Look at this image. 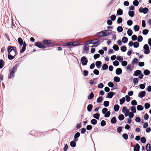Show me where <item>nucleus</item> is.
I'll return each instance as SVG.
<instances>
[{
    "label": "nucleus",
    "instance_id": "603ef678",
    "mask_svg": "<svg viewBox=\"0 0 151 151\" xmlns=\"http://www.w3.org/2000/svg\"><path fill=\"white\" fill-rule=\"evenodd\" d=\"M150 106V104L147 103H146L145 104V107L146 109H149Z\"/></svg>",
    "mask_w": 151,
    "mask_h": 151
},
{
    "label": "nucleus",
    "instance_id": "4468645a",
    "mask_svg": "<svg viewBox=\"0 0 151 151\" xmlns=\"http://www.w3.org/2000/svg\"><path fill=\"white\" fill-rule=\"evenodd\" d=\"M141 73V71L139 70H137L136 71H135L134 74L133 75L135 76H137L140 74Z\"/></svg>",
    "mask_w": 151,
    "mask_h": 151
},
{
    "label": "nucleus",
    "instance_id": "72a5a7b5",
    "mask_svg": "<svg viewBox=\"0 0 151 151\" xmlns=\"http://www.w3.org/2000/svg\"><path fill=\"white\" fill-rule=\"evenodd\" d=\"M146 83L144 82L143 84H140L139 85V88L142 89H144L145 87Z\"/></svg>",
    "mask_w": 151,
    "mask_h": 151
},
{
    "label": "nucleus",
    "instance_id": "4c0bfd02",
    "mask_svg": "<svg viewBox=\"0 0 151 151\" xmlns=\"http://www.w3.org/2000/svg\"><path fill=\"white\" fill-rule=\"evenodd\" d=\"M70 145L71 147H75L76 146V143L74 141H71L70 142Z\"/></svg>",
    "mask_w": 151,
    "mask_h": 151
},
{
    "label": "nucleus",
    "instance_id": "ddd939ff",
    "mask_svg": "<svg viewBox=\"0 0 151 151\" xmlns=\"http://www.w3.org/2000/svg\"><path fill=\"white\" fill-rule=\"evenodd\" d=\"M42 42L45 45H48L51 43V42L49 40H43Z\"/></svg>",
    "mask_w": 151,
    "mask_h": 151
},
{
    "label": "nucleus",
    "instance_id": "a18cd8bd",
    "mask_svg": "<svg viewBox=\"0 0 151 151\" xmlns=\"http://www.w3.org/2000/svg\"><path fill=\"white\" fill-rule=\"evenodd\" d=\"M116 121V119L115 117H113L111 119V123L114 124L115 123Z\"/></svg>",
    "mask_w": 151,
    "mask_h": 151
},
{
    "label": "nucleus",
    "instance_id": "bf43d9fd",
    "mask_svg": "<svg viewBox=\"0 0 151 151\" xmlns=\"http://www.w3.org/2000/svg\"><path fill=\"white\" fill-rule=\"evenodd\" d=\"M127 50V47L124 46H122L121 47V50L123 52H124L126 51Z\"/></svg>",
    "mask_w": 151,
    "mask_h": 151
},
{
    "label": "nucleus",
    "instance_id": "864d4df0",
    "mask_svg": "<svg viewBox=\"0 0 151 151\" xmlns=\"http://www.w3.org/2000/svg\"><path fill=\"white\" fill-rule=\"evenodd\" d=\"M131 104L132 106H136L137 104V102L135 100H133L131 102Z\"/></svg>",
    "mask_w": 151,
    "mask_h": 151
},
{
    "label": "nucleus",
    "instance_id": "0e129e2a",
    "mask_svg": "<svg viewBox=\"0 0 151 151\" xmlns=\"http://www.w3.org/2000/svg\"><path fill=\"white\" fill-rule=\"evenodd\" d=\"M123 137L126 140L128 138L127 134L126 133L123 134L122 135Z\"/></svg>",
    "mask_w": 151,
    "mask_h": 151
},
{
    "label": "nucleus",
    "instance_id": "2f4dec72",
    "mask_svg": "<svg viewBox=\"0 0 151 151\" xmlns=\"http://www.w3.org/2000/svg\"><path fill=\"white\" fill-rule=\"evenodd\" d=\"M137 109L138 111H142L143 110V108L142 106L138 105L137 107Z\"/></svg>",
    "mask_w": 151,
    "mask_h": 151
},
{
    "label": "nucleus",
    "instance_id": "a19ab883",
    "mask_svg": "<svg viewBox=\"0 0 151 151\" xmlns=\"http://www.w3.org/2000/svg\"><path fill=\"white\" fill-rule=\"evenodd\" d=\"M113 48L114 49L115 51H117L119 49V47L117 45H114L113 46Z\"/></svg>",
    "mask_w": 151,
    "mask_h": 151
},
{
    "label": "nucleus",
    "instance_id": "6e6d98bb",
    "mask_svg": "<svg viewBox=\"0 0 151 151\" xmlns=\"http://www.w3.org/2000/svg\"><path fill=\"white\" fill-rule=\"evenodd\" d=\"M146 139L144 137H142L141 139V141L143 143H145L146 142Z\"/></svg>",
    "mask_w": 151,
    "mask_h": 151
},
{
    "label": "nucleus",
    "instance_id": "393cba45",
    "mask_svg": "<svg viewBox=\"0 0 151 151\" xmlns=\"http://www.w3.org/2000/svg\"><path fill=\"white\" fill-rule=\"evenodd\" d=\"M93 92H91L88 96V99L90 100L92 99L93 98Z\"/></svg>",
    "mask_w": 151,
    "mask_h": 151
},
{
    "label": "nucleus",
    "instance_id": "20e7f679",
    "mask_svg": "<svg viewBox=\"0 0 151 151\" xmlns=\"http://www.w3.org/2000/svg\"><path fill=\"white\" fill-rule=\"evenodd\" d=\"M35 45L40 48H45L46 47L42 43L40 42H36L35 43Z\"/></svg>",
    "mask_w": 151,
    "mask_h": 151
},
{
    "label": "nucleus",
    "instance_id": "de8ad7c7",
    "mask_svg": "<svg viewBox=\"0 0 151 151\" xmlns=\"http://www.w3.org/2000/svg\"><path fill=\"white\" fill-rule=\"evenodd\" d=\"M104 117L106 118L108 117L109 116H110V115L111 114V113L110 111H107L106 113L105 114H104Z\"/></svg>",
    "mask_w": 151,
    "mask_h": 151
},
{
    "label": "nucleus",
    "instance_id": "9d476101",
    "mask_svg": "<svg viewBox=\"0 0 151 151\" xmlns=\"http://www.w3.org/2000/svg\"><path fill=\"white\" fill-rule=\"evenodd\" d=\"M115 94L116 93L115 92L112 91L108 93L107 95L106 96V98H108L111 99L112 97L114 94Z\"/></svg>",
    "mask_w": 151,
    "mask_h": 151
},
{
    "label": "nucleus",
    "instance_id": "7c9ffc66",
    "mask_svg": "<svg viewBox=\"0 0 151 151\" xmlns=\"http://www.w3.org/2000/svg\"><path fill=\"white\" fill-rule=\"evenodd\" d=\"M114 81L116 82H119L120 81V78L118 76H115L114 78Z\"/></svg>",
    "mask_w": 151,
    "mask_h": 151
},
{
    "label": "nucleus",
    "instance_id": "e2e57ef3",
    "mask_svg": "<svg viewBox=\"0 0 151 151\" xmlns=\"http://www.w3.org/2000/svg\"><path fill=\"white\" fill-rule=\"evenodd\" d=\"M122 62V66H125L127 65V63L126 61L124 60Z\"/></svg>",
    "mask_w": 151,
    "mask_h": 151
},
{
    "label": "nucleus",
    "instance_id": "3c124183",
    "mask_svg": "<svg viewBox=\"0 0 151 151\" xmlns=\"http://www.w3.org/2000/svg\"><path fill=\"white\" fill-rule=\"evenodd\" d=\"M132 39L133 41H134L137 39V36L136 35H134L132 37Z\"/></svg>",
    "mask_w": 151,
    "mask_h": 151
},
{
    "label": "nucleus",
    "instance_id": "cd10ccee",
    "mask_svg": "<svg viewBox=\"0 0 151 151\" xmlns=\"http://www.w3.org/2000/svg\"><path fill=\"white\" fill-rule=\"evenodd\" d=\"M117 14L119 15H121L123 14L122 10L120 9H119L117 12Z\"/></svg>",
    "mask_w": 151,
    "mask_h": 151
},
{
    "label": "nucleus",
    "instance_id": "37998d69",
    "mask_svg": "<svg viewBox=\"0 0 151 151\" xmlns=\"http://www.w3.org/2000/svg\"><path fill=\"white\" fill-rule=\"evenodd\" d=\"M109 102L108 101H105L104 102V105L105 107H107L109 105Z\"/></svg>",
    "mask_w": 151,
    "mask_h": 151
},
{
    "label": "nucleus",
    "instance_id": "423d86ee",
    "mask_svg": "<svg viewBox=\"0 0 151 151\" xmlns=\"http://www.w3.org/2000/svg\"><path fill=\"white\" fill-rule=\"evenodd\" d=\"M104 37L106 36L111 33L112 31L110 29L103 30Z\"/></svg>",
    "mask_w": 151,
    "mask_h": 151
},
{
    "label": "nucleus",
    "instance_id": "4be33fe9",
    "mask_svg": "<svg viewBox=\"0 0 151 151\" xmlns=\"http://www.w3.org/2000/svg\"><path fill=\"white\" fill-rule=\"evenodd\" d=\"M4 64V61L2 60H0V68H2Z\"/></svg>",
    "mask_w": 151,
    "mask_h": 151
},
{
    "label": "nucleus",
    "instance_id": "6e6552de",
    "mask_svg": "<svg viewBox=\"0 0 151 151\" xmlns=\"http://www.w3.org/2000/svg\"><path fill=\"white\" fill-rule=\"evenodd\" d=\"M145 94L146 92L145 91H142L139 92L138 96L140 98H142L145 96Z\"/></svg>",
    "mask_w": 151,
    "mask_h": 151
},
{
    "label": "nucleus",
    "instance_id": "5fc2aeb1",
    "mask_svg": "<svg viewBox=\"0 0 151 151\" xmlns=\"http://www.w3.org/2000/svg\"><path fill=\"white\" fill-rule=\"evenodd\" d=\"M113 65L115 66H118L119 64V62L117 60H115L113 62Z\"/></svg>",
    "mask_w": 151,
    "mask_h": 151
},
{
    "label": "nucleus",
    "instance_id": "8fccbe9b",
    "mask_svg": "<svg viewBox=\"0 0 151 151\" xmlns=\"http://www.w3.org/2000/svg\"><path fill=\"white\" fill-rule=\"evenodd\" d=\"M138 60L136 58H134L132 61V63L133 64L137 63L138 62Z\"/></svg>",
    "mask_w": 151,
    "mask_h": 151
},
{
    "label": "nucleus",
    "instance_id": "774afa93",
    "mask_svg": "<svg viewBox=\"0 0 151 151\" xmlns=\"http://www.w3.org/2000/svg\"><path fill=\"white\" fill-rule=\"evenodd\" d=\"M104 86L103 84L102 83H99L98 85V87L99 88H102Z\"/></svg>",
    "mask_w": 151,
    "mask_h": 151
},
{
    "label": "nucleus",
    "instance_id": "f3484780",
    "mask_svg": "<svg viewBox=\"0 0 151 151\" xmlns=\"http://www.w3.org/2000/svg\"><path fill=\"white\" fill-rule=\"evenodd\" d=\"M72 42H69L63 44L64 46H66L68 47H71L73 45Z\"/></svg>",
    "mask_w": 151,
    "mask_h": 151
},
{
    "label": "nucleus",
    "instance_id": "f03ea898",
    "mask_svg": "<svg viewBox=\"0 0 151 151\" xmlns=\"http://www.w3.org/2000/svg\"><path fill=\"white\" fill-rule=\"evenodd\" d=\"M149 47L147 44H145L143 46V49L144 50V53L145 54H148L150 52L149 49Z\"/></svg>",
    "mask_w": 151,
    "mask_h": 151
},
{
    "label": "nucleus",
    "instance_id": "c756f323",
    "mask_svg": "<svg viewBox=\"0 0 151 151\" xmlns=\"http://www.w3.org/2000/svg\"><path fill=\"white\" fill-rule=\"evenodd\" d=\"M150 73V71L148 70H146L144 71V74L146 76L148 75Z\"/></svg>",
    "mask_w": 151,
    "mask_h": 151
},
{
    "label": "nucleus",
    "instance_id": "09e8293b",
    "mask_svg": "<svg viewBox=\"0 0 151 151\" xmlns=\"http://www.w3.org/2000/svg\"><path fill=\"white\" fill-rule=\"evenodd\" d=\"M80 136V133L79 132H77L76 133L74 136V138L77 139Z\"/></svg>",
    "mask_w": 151,
    "mask_h": 151
},
{
    "label": "nucleus",
    "instance_id": "6ab92c4d",
    "mask_svg": "<svg viewBox=\"0 0 151 151\" xmlns=\"http://www.w3.org/2000/svg\"><path fill=\"white\" fill-rule=\"evenodd\" d=\"M8 59L9 60L13 59L15 57L14 55H12L10 53H8Z\"/></svg>",
    "mask_w": 151,
    "mask_h": 151
},
{
    "label": "nucleus",
    "instance_id": "f257e3e1",
    "mask_svg": "<svg viewBox=\"0 0 151 151\" xmlns=\"http://www.w3.org/2000/svg\"><path fill=\"white\" fill-rule=\"evenodd\" d=\"M19 66V65L16 64L12 68V70L9 71V74L8 76V78H10L11 77H14V76L15 73L16 72L17 68Z\"/></svg>",
    "mask_w": 151,
    "mask_h": 151
},
{
    "label": "nucleus",
    "instance_id": "79ce46f5",
    "mask_svg": "<svg viewBox=\"0 0 151 151\" xmlns=\"http://www.w3.org/2000/svg\"><path fill=\"white\" fill-rule=\"evenodd\" d=\"M124 117L123 114L120 115L118 117L120 121L123 120L124 119Z\"/></svg>",
    "mask_w": 151,
    "mask_h": 151
},
{
    "label": "nucleus",
    "instance_id": "052dcab7",
    "mask_svg": "<svg viewBox=\"0 0 151 151\" xmlns=\"http://www.w3.org/2000/svg\"><path fill=\"white\" fill-rule=\"evenodd\" d=\"M143 40V37L141 35H140L138 37L137 40L138 42H140L142 41Z\"/></svg>",
    "mask_w": 151,
    "mask_h": 151
},
{
    "label": "nucleus",
    "instance_id": "c85d7f7f",
    "mask_svg": "<svg viewBox=\"0 0 151 151\" xmlns=\"http://www.w3.org/2000/svg\"><path fill=\"white\" fill-rule=\"evenodd\" d=\"M18 41L20 45H22L23 44V41L21 38L19 37L18 38Z\"/></svg>",
    "mask_w": 151,
    "mask_h": 151
},
{
    "label": "nucleus",
    "instance_id": "1a4fd4ad",
    "mask_svg": "<svg viewBox=\"0 0 151 151\" xmlns=\"http://www.w3.org/2000/svg\"><path fill=\"white\" fill-rule=\"evenodd\" d=\"M16 50V49H14L13 47L12 46H9L8 48V53H11L12 52H13L14 53V50Z\"/></svg>",
    "mask_w": 151,
    "mask_h": 151
},
{
    "label": "nucleus",
    "instance_id": "a878e982",
    "mask_svg": "<svg viewBox=\"0 0 151 151\" xmlns=\"http://www.w3.org/2000/svg\"><path fill=\"white\" fill-rule=\"evenodd\" d=\"M101 64V62L100 61H97L95 63V65L98 68H99L100 65Z\"/></svg>",
    "mask_w": 151,
    "mask_h": 151
},
{
    "label": "nucleus",
    "instance_id": "58836bf2",
    "mask_svg": "<svg viewBox=\"0 0 151 151\" xmlns=\"http://www.w3.org/2000/svg\"><path fill=\"white\" fill-rule=\"evenodd\" d=\"M139 3L138 0H135L133 2V4L135 6H137L138 5Z\"/></svg>",
    "mask_w": 151,
    "mask_h": 151
},
{
    "label": "nucleus",
    "instance_id": "c03bdc74",
    "mask_svg": "<svg viewBox=\"0 0 151 151\" xmlns=\"http://www.w3.org/2000/svg\"><path fill=\"white\" fill-rule=\"evenodd\" d=\"M127 33L129 36H131L132 34V31L130 29H129L127 31Z\"/></svg>",
    "mask_w": 151,
    "mask_h": 151
},
{
    "label": "nucleus",
    "instance_id": "0eeeda50",
    "mask_svg": "<svg viewBox=\"0 0 151 151\" xmlns=\"http://www.w3.org/2000/svg\"><path fill=\"white\" fill-rule=\"evenodd\" d=\"M99 40L97 39V41L95 42H93L92 44H93V45L91 46V47H96L98 46L100 44V42H99Z\"/></svg>",
    "mask_w": 151,
    "mask_h": 151
},
{
    "label": "nucleus",
    "instance_id": "aec40b11",
    "mask_svg": "<svg viewBox=\"0 0 151 151\" xmlns=\"http://www.w3.org/2000/svg\"><path fill=\"white\" fill-rule=\"evenodd\" d=\"M139 26L137 25L134 26L133 27L134 30L136 32L138 31L139 30Z\"/></svg>",
    "mask_w": 151,
    "mask_h": 151
},
{
    "label": "nucleus",
    "instance_id": "bb28decb",
    "mask_svg": "<svg viewBox=\"0 0 151 151\" xmlns=\"http://www.w3.org/2000/svg\"><path fill=\"white\" fill-rule=\"evenodd\" d=\"M125 99L124 97H123L122 99H120L119 100V104L121 105L122 104L125 102Z\"/></svg>",
    "mask_w": 151,
    "mask_h": 151
},
{
    "label": "nucleus",
    "instance_id": "b1692460",
    "mask_svg": "<svg viewBox=\"0 0 151 151\" xmlns=\"http://www.w3.org/2000/svg\"><path fill=\"white\" fill-rule=\"evenodd\" d=\"M128 14L130 17H132L134 14V12L133 11H129L128 12Z\"/></svg>",
    "mask_w": 151,
    "mask_h": 151
},
{
    "label": "nucleus",
    "instance_id": "f704fd0d",
    "mask_svg": "<svg viewBox=\"0 0 151 151\" xmlns=\"http://www.w3.org/2000/svg\"><path fill=\"white\" fill-rule=\"evenodd\" d=\"M139 46V43L138 42H135L133 43V46L135 48H137Z\"/></svg>",
    "mask_w": 151,
    "mask_h": 151
},
{
    "label": "nucleus",
    "instance_id": "7ed1b4c3",
    "mask_svg": "<svg viewBox=\"0 0 151 151\" xmlns=\"http://www.w3.org/2000/svg\"><path fill=\"white\" fill-rule=\"evenodd\" d=\"M139 11L140 13H143L144 14H146L149 11L147 7L143 8L140 7L139 9Z\"/></svg>",
    "mask_w": 151,
    "mask_h": 151
},
{
    "label": "nucleus",
    "instance_id": "ea45409f",
    "mask_svg": "<svg viewBox=\"0 0 151 151\" xmlns=\"http://www.w3.org/2000/svg\"><path fill=\"white\" fill-rule=\"evenodd\" d=\"M149 30L147 29H144L142 31V33L144 35H146L148 33Z\"/></svg>",
    "mask_w": 151,
    "mask_h": 151
},
{
    "label": "nucleus",
    "instance_id": "473e14b6",
    "mask_svg": "<svg viewBox=\"0 0 151 151\" xmlns=\"http://www.w3.org/2000/svg\"><path fill=\"white\" fill-rule=\"evenodd\" d=\"M128 38L125 37H124L122 39V42L124 43H126L128 41Z\"/></svg>",
    "mask_w": 151,
    "mask_h": 151
},
{
    "label": "nucleus",
    "instance_id": "13d9d810",
    "mask_svg": "<svg viewBox=\"0 0 151 151\" xmlns=\"http://www.w3.org/2000/svg\"><path fill=\"white\" fill-rule=\"evenodd\" d=\"M131 110L133 113H135L136 112V107L135 106H132L131 108Z\"/></svg>",
    "mask_w": 151,
    "mask_h": 151
},
{
    "label": "nucleus",
    "instance_id": "e433bc0d",
    "mask_svg": "<svg viewBox=\"0 0 151 151\" xmlns=\"http://www.w3.org/2000/svg\"><path fill=\"white\" fill-rule=\"evenodd\" d=\"M91 123L93 125H95L97 122V120L95 119H92L91 121Z\"/></svg>",
    "mask_w": 151,
    "mask_h": 151
},
{
    "label": "nucleus",
    "instance_id": "f8f14e48",
    "mask_svg": "<svg viewBox=\"0 0 151 151\" xmlns=\"http://www.w3.org/2000/svg\"><path fill=\"white\" fill-rule=\"evenodd\" d=\"M122 73V70L120 68H118L116 69V73L117 75L121 74Z\"/></svg>",
    "mask_w": 151,
    "mask_h": 151
},
{
    "label": "nucleus",
    "instance_id": "49530a36",
    "mask_svg": "<svg viewBox=\"0 0 151 151\" xmlns=\"http://www.w3.org/2000/svg\"><path fill=\"white\" fill-rule=\"evenodd\" d=\"M108 68V66L106 64H104L102 66V68L103 70H106Z\"/></svg>",
    "mask_w": 151,
    "mask_h": 151
},
{
    "label": "nucleus",
    "instance_id": "4d7b16f0",
    "mask_svg": "<svg viewBox=\"0 0 151 151\" xmlns=\"http://www.w3.org/2000/svg\"><path fill=\"white\" fill-rule=\"evenodd\" d=\"M108 109L106 108H104L102 110V112L103 114H105L107 112Z\"/></svg>",
    "mask_w": 151,
    "mask_h": 151
},
{
    "label": "nucleus",
    "instance_id": "338daca9",
    "mask_svg": "<svg viewBox=\"0 0 151 151\" xmlns=\"http://www.w3.org/2000/svg\"><path fill=\"white\" fill-rule=\"evenodd\" d=\"M108 85L109 87L111 88L113 87L114 86V84L112 82H109L108 83Z\"/></svg>",
    "mask_w": 151,
    "mask_h": 151
},
{
    "label": "nucleus",
    "instance_id": "69168bd1",
    "mask_svg": "<svg viewBox=\"0 0 151 151\" xmlns=\"http://www.w3.org/2000/svg\"><path fill=\"white\" fill-rule=\"evenodd\" d=\"M102 97L101 96L99 97L97 100V102L98 103L100 102L102 100Z\"/></svg>",
    "mask_w": 151,
    "mask_h": 151
},
{
    "label": "nucleus",
    "instance_id": "9b49d317",
    "mask_svg": "<svg viewBox=\"0 0 151 151\" xmlns=\"http://www.w3.org/2000/svg\"><path fill=\"white\" fill-rule=\"evenodd\" d=\"M26 44L25 42H24L23 43V46L21 50L20 51V52L23 53V52L25 50L26 47Z\"/></svg>",
    "mask_w": 151,
    "mask_h": 151
},
{
    "label": "nucleus",
    "instance_id": "39448f33",
    "mask_svg": "<svg viewBox=\"0 0 151 151\" xmlns=\"http://www.w3.org/2000/svg\"><path fill=\"white\" fill-rule=\"evenodd\" d=\"M81 60L82 65L84 66L87 65L88 60L85 57H82Z\"/></svg>",
    "mask_w": 151,
    "mask_h": 151
},
{
    "label": "nucleus",
    "instance_id": "412c9836",
    "mask_svg": "<svg viewBox=\"0 0 151 151\" xmlns=\"http://www.w3.org/2000/svg\"><path fill=\"white\" fill-rule=\"evenodd\" d=\"M93 105L92 104H89L87 106V110L89 112H90L92 109Z\"/></svg>",
    "mask_w": 151,
    "mask_h": 151
},
{
    "label": "nucleus",
    "instance_id": "5701e85b",
    "mask_svg": "<svg viewBox=\"0 0 151 151\" xmlns=\"http://www.w3.org/2000/svg\"><path fill=\"white\" fill-rule=\"evenodd\" d=\"M100 115L99 114L96 113L93 114V117L97 119H99V118Z\"/></svg>",
    "mask_w": 151,
    "mask_h": 151
},
{
    "label": "nucleus",
    "instance_id": "c9c22d12",
    "mask_svg": "<svg viewBox=\"0 0 151 151\" xmlns=\"http://www.w3.org/2000/svg\"><path fill=\"white\" fill-rule=\"evenodd\" d=\"M117 30L119 32H120L123 31V29L122 27L119 26L117 28Z\"/></svg>",
    "mask_w": 151,
    "mask_h": 151
},
{
    "label": "nucleus",
    "instance_id": "680f3d73",
    "mask_svg": "<svg viewBox=\"0 0 151 151\" xmlns=\"http://www.w3.org/2000/svg\"><path fill=\"white\" fill-rule=\"evenodd\" d=\"M93 73L96 75H98L99 74V71L98 70L95 69L93 71Z\"/></svg>",
    "mask_w": 151,
    "mask_h": 151
},
{
    "label": "nucleus",
    "instance_id": "dca6fc26",
    "mask_svg": "<svg viewBox=\"0 0 151 151\" xmlns=\"http://www.w3.org/2000/svg\"><path fill=\"white\" fill-rule=\"evenodd\" d=\"M146 149L147 151H151V146L149 144H147L146 145Z\"/></svg>",
    "mask_w": 151,
    "mask_h": 151
},
{
    "label": "nucleus",
    "instance_id": "2eb2a0df",
    "mask_svg": "<svg viewBox=\"0 0 151 151\" xmlns=\"http://www.w3.org/2000/svg\"><path fill=\"white\" fill-rule=\"evenodd\" d=\"M140 148V146L139 144L137 143L135 147L134 148V151H139Z\"/></svg>",
    "mask_w": 151,
    "mask_h": 151
},
{
    "label": "nucleus",
    "instance_id": "a211bd4d",
    "mask_svg": "<svg viewBox=\"0 0 151 151\" xmlns=\"http://www.w3.org/2000/svg\"><path fill=\"white\" fill-rule=\"evenodd\" d=\"M119 109V106L118 105H115L114 106V110L116 111H118Z\"/></svg>",
    "mask_w": 151,
    "mask_h": 151
}]
</instances>
